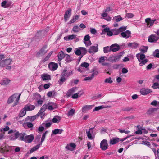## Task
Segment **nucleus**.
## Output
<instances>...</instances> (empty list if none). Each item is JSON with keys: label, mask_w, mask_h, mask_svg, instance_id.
I'll return each mask as SVG.
<instances>
[{"label": "nucleus", "mask_w": 159, "mask_h": 159, "mask_svg": "<svg viewBox=\"0 0 159 159\" xmlns=\"http://www.w3.org/2000/svg\"><path fill=\"white\" fill-rule=\"evenodd\" d=\"M148 49V47L143 46L139 49V50L142 53H140L136 54V57L140 62L139 64L140 66H142L145 65L148 61L147 59H144L145 55L143 54L147 52Z\"/></svg>", "instance_id": "f257e3e1"}, {"label": "nucleus", "mask_w": 159, "mask_h": 159, "mask_svg": "<svg viewBox=\"0 0 159 159\" xmlns=\"http://www.w3.org/2000/svg\"><path fill=\"white\" fill-rule=\"evenodd\" d=\"M72 71L68 72L66 69L64 70L61 73L60 76V78L58 81V82L60 85L62 84L67 78L72 75Z\"/></svg>", "instance_id": "f03ea898"}, {"label": "nucleus", "mask_w": 159, "mask_h": 159, "mask_svg": "<svg viewBox=\"0 0 159 159\" xmlns=\"http://www.w3.org/2000/svg\"><path fill=\"white\" fill-rule=\"evenodd\" d=\"M21 95L20 93L19 95L17 96V94H14L11 96L8 99L7 101V103L10 104L12 103L15 99H16L15 101L13 104L12 105V107H14L18 104Z\"/></svg>", "instance_id": "7ed1b4c3"}, {"label": "nucleus", "mask_w": 159, "mask_h": 159, "mask_svg": "<svg viewBox=\"0 0 159 159\" xmlns=\"http://www.w3.org/2000/svg\"><path fill=\"white\" fill-rule=\"evenodd\" d=\"M8 134H11L9 137L11 140H16L19 137V132L16 130H11L8 131Z\"/></svg>", "instance_id": "20e7f679"}, {"label": "nucleus", "mask_w": 159, "mask_h": 159, "mask_svg": "<svg viewBox=\"0 0 159 159\" xmlns=\"http://www.w3.org/2000/svg\"><path fill=\"white\" fill-rule=\"evenodd\" d=\"M122 56V54L120 53L117 55H111L108 59V61L112 62H116L119 61Z\"/></svg>", "instance_id": "39448f33"}, {"label": "nucleus", "mask_w": 159, "mask_h": 159, "mask_svg": "<svg viewBox=\"0 0 159 159\" xmlns=\"http://www.w3.org/2000/svg\"><path fill=\"white\" fill-rule=\"evenodd\" d=\"M46 49L47 46H44L39 51L37 52L36 54V56L39 57L44 55L47 52Z\"/></svg>", "instance_id": "423d86ee"}, {"label": "nucleus", "mask_w": 159, "mask_h": 159, "mask_svg": "<svg viewBox=\"0 0 159 159\" xmlns=\"http://www.w3.org/2000/svg\"><path fill=\"white\" fill-rule=\"evenodd\" d=\"M11 61V59L10 58L2 60L0 62V66L4 67L10 65Z\"/></svg>", "instance_id": "0eeeda50"}, {"label": "nucleus", "mask_w": 159, "mask_h": 159, "mask_svg": "<svg viewBox=\"0 0 159 159\" xmlns=\"http://www.w3.org/2000/svg\"><path fill=\"white\" fill-rule=\"evenodd\" d=\"M89 66V64L87 62H83L81 63V65L79 66V68L77 69L78 71L82 72H84L85 70L84 69V67L85 69H87Z\"/></svg>", "instance_id": "6e6552de"}, {"label": "nucleus", "mask_w": 159, "mask_h": 159, "mask_svg": "<svg viewBox=\"0 0 159 159\" xmlns=\"http://www.w3.org/2000/svg\"><path fill=\"white\" fill-rule=\"evenodd\" d=\"M108 144L106 139H104L100 143V148L102 150H106L108 148Z\"/></svg>", "instance_id": "1a4fd4ad"}, {"label": "nucleus", "mask_w": 159, "mask_h": 159, "mask_svg": "<svg viewBox=\"0 0 159 159\" xmlns=\"http://www.w3.org/2000/svg\"><path fill=\"white\" fill-rule=\"evenodd\" d=\"M98 45L97 44L96 46H91L88 50V52L90 54H93L97 52L98 51Z\"/></svg>", "instance_id": "9d476101"}, {"label": "nucleus", "mask_w": 159, "mask_h": 159, "mask_svg": "<svg viewBox=\"0 0 159 159\" xmlns=\"http://www.w3.org/2000/svg\"><path fill=\"white\" fill-rule=\"evenodd\" d=\"M12 3V2L11 1L8 0H5L2 2L1 6L4 8H7L10 7Z\"/></svg>", "instance_id": "9b49d317"}, {"label": "nucleus", "mask_w": 159, "mask_h": 159, "mask_svg": "<svg viewBox=\"0 0 159 159\" xmlns=\"http://www.w3.org/2000/svg\"><path fill=\"white\" fill-rule=\"evenodd\" d=\"M49 69L51 71H55L56 70L58 67L57 63L51 62L49 63L48 65Z\"/></svg>", "instance_id": "f8f14e48"}, {"label": "nucleus", "mask_w": 159, "mask_h": 159, "mask_svg": "<svg viewBox=\"0 0 159 159\" xmlns=\"http://www.w3.org/2000/svg\"><path fill=\"white\" fill-rule=\"evenodd\" d=\"M159 39V37L157 36L156 35H151L148 38V41L151 43L156 42Z\"/></svg>", "instance_id": "ddd939ff"}, {"label": "nucleus", "mask_w": 159, "mask_h": 159, "mask_svg": "<svg viewBox=\"0 0 159 159\" xmlns=\"http://www.w3.org/2000/svg\"><path fill=\"white\" fill-rule=\"evenodd\" d=\"M84 42L87 47L89 46L92 44L90 41V37L89 35H86L84 36Z\"/></svg>", "instance_id": "4468645a"}, {"label": "nucleus", "mask_w": 159, "mask_h": 159, "mask_svg": "<svg viewBox=\"0 0 159 159\" xmlns=\"http://www.w3.org/2000/svg\"><path fill=\"white\" fill-rule=\"evenodd\" d=\"M34 139L33 134H30L28 135H26L25 136L24 141L26 143H30Z\"/></svg>", "instance_id": "2eb2a0df"}, {"label": "nucleus", "mask_w": 159, "mask_h": 159, "mask_svg": "<svg viewBox=\"0 0 159 159\" xmlns=\"http://www.w3.org/2000/svg\"><path fill=\"white\" fill-rule=\"evenodd\" d=\"M71 9L70 8L66 11L64 16V19L65 22H66L68 18L71 16Z\"/></svg>", "instance_id": "dca6fc26"}, {"label": "nucleus", "mask_w": 159, "mask_h": 159, "mask_svg": "<svg viewBox=\"0 0 159 159\" xmlns=\"http://www.w3.org/2000/svg\"><path fill=\"white\" fill-rule=\"evenodd\" d=\"M140 93L143 95H146L152 92L151 89H149L142 88L140 91Z\"/></svg>", "instance_id": "f3484780"}, {"label": "nucleus", "mask_w": 159, "mask_h": 159, "mask_svg": "<svg viewBox=\"0 0 159 159\" xmlns=\"http://www.w3.org/2000/svg\"><path fill=\"white\" fill-rule=\"evenodd\" d=\"M156 20H151L150 18H147L145 19V21L147 23V26L149 27L152 25Z\"/></svg>", "instance_id": "a211bd4d"}, {"label": "nucleus", "mask_w": 159, "mask_h": 159, "mask_svg": "<svg viewBox=\"0 0 159 159\" xmlns=\"http://www.w3.org/2000/svg\"><path fill=\"white\" fill-rule=\"evenodd\" d=\"M131 32L128 30L121 32V35L124 38L127 39L131 37Z\"/></svg>", "instance_id": "6ab92c4d"}, {"label": "nucleus", "mask_w": 159, "mask_h": 159, "mask_svg": "<svg viewBox=\"0 0 159 159\" xmlns=\"http://www.w3.org/2000/svg\"><path fill=\"white\" fill-rule=\"evenodd\" d=\"M111 51L113 52H116L120 49V47L117 44H114L110 46Z\"/></svg>", "instance_id": "aec40b11"}, {"label": "nucleus", "mask_w": 159, "mask_h": 159, "mask_svg": "<svg viewBox=\"0 0 159 159\" xmlns=\"http://www.w3.org/2000/svg\"><path fill=\"white\" fill-rule=\"evenodd\" d=\"M93 107V105H85L82 108V112L84 113H86L89 111Z\"/></svg>", "instance_id": "412c9836"}, {"label": "nucleus", "mask_w": 159, "mask_h": 159, "mask_svg": "<svg viewBox=\"0 0 159 159\" xmlns=\"http://www.w3.org/2000/svg\"><path fill=\"white\" fill-rule=\"evenodd\" d=\"M78 90V88L76 87H73L68 90L67 93L66 95L67 97L70 96L71 94L74 92Z\"/></svg>", "instance_id": "4be33fe9"}, {"label": "nucleus", "mask_w": 159, "mask_h": 159, "mask_svg": "<svg viewBox=\"0 0 159 159\" xmlns=\"http://www.w3.org/2000/svg\"><path fill=\"white\" fill-rule=\"evenodd\" d=\"M41 77L42 80L46 81L50 80L51 76L47 74H43L41 75Z\"/></svg>", "instance_id": "5701e85b"}, {"label": "nucleus", "mask_w": 159, "mask_h": 159, "mask_svg": "<svg viewBox=\"0 0 159 159\" xmlns=\"http://www.w3.org/2000/svg\"><path fill=\"white\" fill-rule=\"evenodd\" d=\"M48 109L50 110L55 109L57 107V105L53 102H50L47 104Z\"/></svg>", "instance_id": "b1692460"}, {"label": "nucleus", "mask_w": 159, "mask_h": 159, "mask_svg": "<svg viewBox=\"0 0 159 159\" xmlns=\"http://www.w3.org/2000/svg\"><path fill=\"white\" fill-rule=\"evenodd\" d=\"M76 147V145L74 143H71L69 144H68L66 146V148L68 150L71 151L74 150L75 148Z\"/></svg>", "instance_id": "393cba45"}, {"label": "nucleus", "mask_w": 159, "mask_h": 159, "mask_svg": "<svg viewBox=\"0 0 159 159\" xmlns=\"http://www.w3.org/2000/svg\"><path fill=\"white\" fill-rule=\"evenodd\" d=\"M33 125V123L30 122L24 123L23 124V126L25 129L32 128Z\"/></svg>", "instance_id": "a878e982"}, {"label": "nucleus", "mask_w": 159, "mask_h": 159, "mask_svg": "<svg viewBox=\"0 0 159 159\" xmlns=\"http://www.w3.org/2000/svg\"><path fill=\"white\" fill-rule=\"evenodd\" d=\"M93 128H91L89 129V131H87V130H86V132L88 138L91 139H92L93 138V137L92 136V134L93 132Z\"/></svg>", "instance_id": "bb28decb"}, {"label": "nucleus", "mask_w": 159, "mask_h": 159, "mask_svg": "<svg viewBox=\"0 0 159 159\" xmlns=\"http://www.w3.org/2000/svg\"><path fill=\"white\" fill-rule=\"evenodd\" d=\"M10 81V80L6 78H4L1 80L0 84L2 85H6L9 83Z\"/></svg>", "instance_id": "cd10ccee"}, {"label": "nucleus", "mask_w": 159, "mask_h": 159, "mask_svg": "<svg viewBox=\"0 0 159 159\" xmlns=\"http://www.w3.org/2000/svg\"><path fill=\"white\" fill-rule=\"evenodd\" d=\"M123 20L122 18L120 15H118L114 16L112 20L114 22H118L121 21Z\"/></svg>", "instance_id": "c85d7f7f"}, {"label": "nucleus", "mask_w": 159, "mask_h": 159, "mask_svg": "<svg viewBox=\"0 0 159 159\" xmlns=\"http://www.w3.org/2000/svg\"><path fill=\"white\" fill-rule=\"evenodd\" d=\"M76 35L72 34L69 35L67 36H66L64 38L65 40H73L76 38Z\"/></svg>", "instance_id": "c756f323"}, {"label": "nucleus", "mask_w": 159, "mask_h": 159, "mask_svg": "<svg viewBox=\"0 0 159 159\" xmlns=\"http://www.w3.org/2000/svg\"><path fill=\"white\" fill-rule=\"evenodd\" d=\"M57 56L58 61H60L65 57V55L62 51H61L59 53Z\"/></svg>", "instance_id": "7c9ffc66"}, {"label": "nucleus", "mask_w": 159, "mask_h": 159, "mask_svg": "<svg viewBox=\"0 0 159 159\" xmlns=\"http://www.w3.org/2000/svg\"><path fill=\"white\" fill-rule=\"evenodd\" d=\"M37 116L36 115L32 116H27L25 119L26 121L29 120L31 122L34 121L37 118Z\"/></svg>", "instance_id": "2f4dec72"}, {"label": "nucleus", "mask_w": 159, "mask_h": 159, "mask_svg": "<svg viewBox=\"0 0 159 159\" xmlns=\"http://www.w3.org/2000/svg\"><path fill=\"white\" fill-rule=\"evenodd\" d=\"M120 139L119 138H112L110 140V143L112 145L114 144L119 142Z\"/></svg>", "instance_id": "473e14b6"}, {"label": "nucleus", "mask_w": 159, "mask_h": 159, "mask_svg": "<svg viewBox=\"0 0 159 159\" xmlns=\"http://www.w3.org/2000/svg\"><path fill=\"white\" fill-rule=\"evenodd\" d=\"M63 131L62 129H56L52 131V133L54 135L60 134L62 133Z\"/></svg>", "instance_id": "72a5a7b5"}, {"label": "nucleus", "mask_w": 159, "mask_h": 159, "mask_svg": "<svg viewBox=\"0 0 159 159\" xmlns=\"http://www.w3.org/2000/svg\"><path fill=\"white\" fill-rule=\"evenodd\" d=\"M27 111L32 110L35 108V106L32 105H26L24 107Z\"/></svg>", "instance_id": "f704fd0d"}, {"label": "nucleus", "mask_w": 159, "mask_h": 159, "mask_svg": "<svg viewBox=\"0 0 159 159\" xmlns=\"http://www.w3.org/2000/svg\"><path fill=\"white\" fill-rule=\"evenodd\" d=\"M26 110L25 107L21 109L19 114V116L20 117H23L26 114Z\"/></svg>", "instance_id": "c9c22d12"}, {"label": "nucleus", "mask_w": 159, "mask_h": 159, "mask_svg": "<svg viewBox=\"0 0 159 159\" xmlns=\"http://www.w3.org/2000/svg\"><path fill=\"white\" fill-rule=\"evenodd\" d=\"M19 139L20 140L24 141L25 136L26 135V134L24 133H19Z\"/></svg>", "instance_id": "e433bc0d"}, {"label": "nucleus", "mask_w": 159, "mask_h": 159, "mask_svg": "<svg viewBox=\"0 0 159 159\" xmlns=\"http://www.w3.org/2000/svg\"><path fill=\"white\" fill-rule=\"evenodd\" d=\"M41 145V144H37L36 146L33 147L30 150V153H32L33 152L37 150Z\"/></svg>", "instance_id": "4c0bfd02"}, {"label": "nucleus", "mask_w": 159, "mask_h": 159, "mask_svg": "<svg viewBox=\"0 0 159 159\" xmlns=\"http://www.w3.org/2000/svg\"><path fill=\"white\" fill-rule=\"evenodd\" d=\"M51 125V123L50 122H48L45 121L44 123L42 124V125L45 128H47L50 127Z\"/></svg>", "instance_id": "58836bf2"}, {"label": "nucleus", "mask_w": 159, "mask_h": 159, "mask_svg": "<svg viewBox=\"0 0 159 159\" xmlns=\"http://www.w3.org/2000/svg\"><path fill=\"white\" fill-rule=\"evenodd\" d=\"M128 46L129 47H131L134 48H136L138 46V44L135 42L129 43Z\"/></svg>", "instance_id": "ea45409f"}, {"label": "nucleus", "mask_w": 159, "mask_h": 159, "mask_svg": "<svg viewBox=\"0 0 159 159\" xmlns=\"http://www.w3.org/2000/svg\"><path fill=\"white\" fill-rule=\"evenodd\" d=\"M52 51L50 52L45 57V58L42 60V61L44 62L47 61L49 58L50 57L52 54Z\"/></svg>", "instance_id": "a19ab883"}, {"label": "nucleus", "mask_w": 159, "mask_h": 159, "mask_svg": "<svg viewBox=\"0 0 159 159\" xmlns=\"http://www.w3.org/2000/svg\"><path fill=\"white\" fill-rule=\"evenodd\" d=\"M79 18V16L78 15L73 16V18L70 21L69 23L71 24L74 23Z\"/></svg>", "instance_id": "79ce46f5"}, {"label": "nucleus", "mask_w": 159, "mask_h": 159, "mask_svg": "<svg viewBox=\"0 0 159 159\" xmlns=\"http://www.w3.org/2000/svg\"><path fill=\"white\" fill-rule=\"evenodd\" d=\"M111 51L110 47L107 46L103 48V52L104 53H108Z\"/></svg>", "instance_id": "37998d69"}, {"label": "nucleus", "mask_w": 159, "mask_h": 159, "mask_svg": "<svg viewBox=\"0 0 159 159\" xmlns=\"http://www.w3.org/2000/svg\"><path fill=\"white\" fill-rule=\"evenodd\" d=\"M81 30L80 28L77 26H75L72 29V30L75 33L78 32Z\"/></svg>", "instance_id": "c03bdc74"}, {"label": "nucleus", "mask_w": 159, "mask_h": 159, "mask_svg": "<svg viewBox=\"0 0 159 159\" xmlns=\"http://www.w3.org/2000/svg\"><path fill=\"white\" fill-rule=\"evenodd\" d=\"M10 129L9 127L7 126H5L4 128H0V132H2L4 133L8 131Z\"/></svg>", "instance_id": "a18cd8bd"}, {"label": "nucleus", "mask_w": 159, "mask_h": 159, "mask_svg": "<svg viewBox=\"0 0 159 159\" xmlns=\"http://www.w3.org/2000/svg\"><path fill=\"white\" fill-rule=\"evenodd\" d=\"M75 113V110L73 109L70 110L68 112V116H70L73 115Z\"/></svg>", "instance_id": "49530a36"}, {"label": "nucleus", "mask_w": 159, "mask_h": 159, "mask_svg": "<svg viewBox=\"0 0 159 159\" xmlns=\"http://www.w3.org/2000/svg\"><path fill=\"white\" fill-rule=\"evenodd\" d=\"M80 50L81 54L83 55H84L86 54L87 52V50L85 48L80 47Z\"/></svg>", "instance_id": "de8ad7c7"}, {"label": "nucleus", "mask_w": 159, "mask_h": 159, "mask_svg": "<svg viewBox=\"0 0 159 159\" xmlns=\"http://www.w3.org/2000/svg\"><path fill=\"white\" fill-rule=\"evenodd\" d=\"M55 92L54 91H51L47 93V96L48 97H52L54 96Z\"/></svg>", "instance_id": "09e8293b"}, {"label": "nucleus", "mask_w": 159, "mask_h": 159, "mask_svg": "<svg viewBox=\"0 0 159 159\" xmlns=\"http://www.w3.org/2000/svg\"><path fill=\"white\" fill-rule=\"evenodd\" d=\"M34 98L37 100L40 99L41 98V96L40 94L37 93H35L34 94Z\"/></svg>", "instance_id": "8fccbe9b"}, {"label": "nucleus", "mask_w": 159, "mask_h": 159, "mask_svg": "<svg viewBox=\"0 0 159 159\" xmlns=\"http://www.w3.org/2000/svg\"><path fill=\"white\" fill-rule=\"evenodd\" d=\"M153 55L154 57L157 58H159V50L156 49L154 52Z\"/></svg>", "instance_id": "3c124183"}, {"label": "nucleus", "mask_w": 159, "mask_h": 159, "mask_svg": "<svg viewBox=\"0 0 159 159\" xmlns=\"http://www.w3.org/2000/svg\"><path fill=\"white\" fill-rule=\"evenodd\" d=\"M104 106L102 105L98 107H97L93 109V111H98L100 109L104 108Z\"/></svg>", "instance_id": "603ef678"}, {"label": "nucleus", "mask_w": 159, "mask_h": 159, "mask_svg": "<svg viewBox=\"0 0 159 159\" xmlns=\"http://www.w3.org/2000/svg\"><path fill=\"white\" fill-rule=\"evenodd\" d=\"M65 57L66 58V62H69L71 61V59L69 55L66 54L65 55Z\"/></svg>", "instance_id": "864d4df0"}, {"label": "nucleus", "mask_w": 159, "mask_h": 159, "mask_svg": "<svg viewBox=\"0 0 159 159\" xmlns=\"http://www.w3.org/2000/svg\"><path fill=\"white\" fill-rule=\"evenodd\" d=\"M113 81L111 80V77L107 78L105 80V82L106 83L111 84L112 83Z\"/></svg>", "instance_id": "5fc2aeb1"}, {"label": "nucleus", "mask_w": 159, "mask_h": 159, "mask_svg": "<svg viewBox=\"0 0 159 159\" xmlns=\"http://www.w3.org/2000/svg\"><path fill=\"white\" fill-rule=\"evenodd\" d=\"M44 112V111H42V110L40 109L37 114L36 115L37 116V117H38L39 116H40L42 118L43 116V113Z\"/></svg>", "instance_id": "6e6d98bb"}, {"label": "nucleus", "mask_w": 159, "mask_h": 159, "mask_svg": "<svg viewBox=\"0 0 159 159\" xmlns=\"http://www.w3.org/2000/svg\"><path fill=\"white\" fill-rule=\"evenodd\" d=\"M113 34L115 35H117L120 32L118 29H114L113 31Z\"/></svg>", "instance_id": "4d7b16f0"}, {"label": "nucleus", "mask_w": 159, "mask_h": 159, "mask_svg": "<svg viewBox=\"0 0 159 159\" xmlns=\"http://www.w3.org/2000/svg\"><path fill=\"white\" fill-rule=\"evenodd\" d=\"M152 88L154 89L157 88H159V84L157 82L154 83L153 85L152 86Z\"/></svg>", "instance_id": "13d9d810"}, {"label": "nucleus", "mask_w": 159, "mask_h": 159, "mask_svg": "<svg viewBox=\"0 0 159 159\" xmlns=\"http://www.w3.org/2000/svg\"><path fill=\"white\" fill-rule=\"evenodd\" d=\"M58 119H59V117L58 116H56L53 118L52 120V122L53 123H57Z\"/></svg>", "instance_id": "bf43d9fd"}, {"label": "nucleus", "mask_w": 159, "mask_h": 159, "mask_svg": "<svg viewBox=\"0 0 159 159\" xmlns=\"http://www.w3.org/2000/svg\"><path fill=\"white\" fill-rule=\"evenodd\" d=\"M92 72L93 73L91 74V76L93 78L95 76L97 75H98V72L97 70H93Z\"/></svg>", "instance_id": "052dcab7"}, {"label": "nucleus", "mask_w": 159, "mask_h": 159, "mask_svg": "<svg viewBox=\"0 0 159 159\" xmlns=\"http://www.w3.org/2000/svg\"><path fill=\"white\" fill-rule=\"evenodd\" d=\"M134 16V15L131 13H127L126 14V16L128 18H133Z\"/></svg>", "instance_id": "680f3d73"}, {"label": "nucleus", "mask_w": 159, "mask_h": 159, "mask_svg": "<svg viewBox=\"0 0 159 159\" xmlns=\"http://www.w3.org/2000/svg\"><path fill=\"white\" fill-rule=\"evenodd\" d=\"M47 108H48L47 105L45 104L42 106L40 109L42 111H44Z\"/></svg>", "instance_id": "e2e57ef3"}, {"label": "nucleus", "mask_w": 159, "mask_h": 159, "mask_svg": "<svg viewBox=\"0 0 159 159\" xmlns=\"http://www.w3.org/2000/svg\"><path fill=\"white\" fill-rule=\"evenodd\" d=\"M126 29V26H122L119 28L118 29L120 32H122L124 31Z\"/></svg>", "instance_id": "0e129e2a"}, {"label": "nucleus", "mask_w": 159, "mask_h": 159, "mask_svg": "<svg viewBox=\"0 0 159 159\" xmlns=\"http://www.w3.org/2000/svg\"><path fill=\"white\" fill-rule=\"evenodd\" d=\"M105 57L104 56H102L101 57L99 58V60L98 61V62L99 63H102L104 62L105 60Z\"/></svg>", "instance_id": "69168bd1"}, {"label": "nucleus", "mask_w": 159, "mask_h": 159, "mask_svg": "<svg viewBox=\"0 0 159 159\" xmlns=\"http://www.w3.org/2000/svg\"><path fill=\"white\" fill-rule=\"evenodd\" d=\"M44 127L42 125V124L41 125V126L39 127L38 129V131L39 132H42L43 131L44 129Z\"/></svg>", "instance_id": "338daca9"}, {"label": "nucleus", "mask_w": 159, "mask_h": 159, "mask_svg": "<svg viewBox=\"0 0 159 159\" xmlns=\"http://www.w3.org/2000/svg\"><path fill=\"white\" fill-rule=\"evenodd\" d=\"M93 79V77L91 75L90 76H89L88 77H86L84 80V81H90L92 80Z\"/></svg>", "instance_id": "774afa93"}]
</instances>
